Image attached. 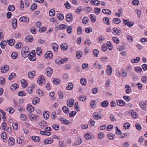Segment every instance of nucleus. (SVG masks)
Masks as SVG:
<instances>
[{
    "label": "nucleus",
    "mask_w": 147,
    "mask_h": 147,
    "mask_svg": "<svg viewBox=\"0 0 147 147\" xmlns=\"http://www.w3.org/2000/svg\"><path fill=\"white\" fill-rule=\"evenodd\" d=\"M29 54V48L28 47L26 46L22 49L21 55L22 57L26 58L28 56Z\"/></svg>",
    "instance_id": "1"
},
{
    "label": "nucleus",
    "mask_w": 147,
    "mask_h": 147,
    "mask_svg": "<svg viewBox=\"0 0 147 147\" xmlns=\"http://www.w3.org/2000/svg\"><path fill=\"white\" fill-rule=\"evenodd\" d=\"M124 22V24L125 25H127L128 27H131L133 26L134 24V23L133 22L129 21L128 20L123 19Z\"/></svg>",
    "instance_id": "2"
},
{
    "label": "nucleus",
    "mask_w": 147,
    "mask_h": 147,
    "mask_svg": "<svg viewBox=\"0 0 147 147\" xmlns=\"http://www.w3.org/2000/svg\"><path fill=\"white\" fill-rule=\"evenodd\" d=\"M139 105L140 107L143 110L145 111H146V107L147 106V102L146 101L140 102H139Z\"/></svg>",
    "instance_id": "3"
},
{
    "label": "nucleus",
    "mask_w": 147,
    "mask_h": 147,
    "mask_svg": "<svg viewBox=\"0 0 147 147\" xmlns=\"http://www.w3.org/2000/svg\"><path fill=\"white\" fill-rule=\"evenodd\" d=\"M44 77L42 76H39L38 81L37 83L40 85H42L45 82Z\"/></svg>",
    "instance_id": "4"
},
{
    "label": "nucleus",
    "mask_w": 147,
    "mask_h": 147,
    "mask_svg": "<svg viewBox=\"0 0 147 147\" xmlns=\"http://www.w3.org/2000/svg\"><path fill=\"white\" fill-rule=\"evenodd\" d=\"M29 119L31 121H36L37 119V117L32 113H30L28 115Z\"/></svg>",
    "instance_id": "5"
},
{
    "label": "nucleus",
    "mask_w": 147,
    "mask_h": 147,
    "mask_svg": "<svg viewBox=\"0 0 147 147\" xmlns=\"http://www.w3.org/2000/svg\"><path fill=\"white\" fill-rule=\"evenodd\" d=\"M53 53L50 51H47L44 55V57L45 58L50 59L52 57Z\"/></svg>",
    "instance_id": "6"
},
{
    "label": "nucleus",
    "mask_w": 147,
    "mask_h": 147,
    "mask_svg": "<svg viewBox=\"0 0 147 147\" xmlns=\"http://www.w3.org/2000/svg\"><path fill=\"white\" fill-rule=\"evenodd\" d=\"M35 87V85L32 84L30 86L27 88V91L30 94H31L32 92L33 88Z\"/></svg>",
    "instance_id": "7"
},
{
    "label": "nucleus",
    "mask_w": 147,
    "mask_h": 147,
    "mask_svg": "<svg viewBox=\"0 0 147 147\" xmlns=\"http://www.w3.org/2000/svg\"><path fill=\"white\" fill-rule=\"evenodd\" d=\"M19 20L21 22H28L29 20V18L27 17L22 16L20 18Z\"/></svg>",
    "instance_id": "8"
},
{
    "label": "nucleus",
    "mask_w": 147,
    "mask_h": 147,
    "mask_svg": "<svg viewBox=\"0 0 147 147\" xmlns=\"http://www.w3.org/2000/svg\"><path fill=\"white\" fill-rule=\"evenodd\" d=\"M74 99L72 98L68 100L67 102V105L69 107H72L74 105Z\"/></svg>",
    "instance_id": "9"
},
{
    "label": "nucleus",
    "mask_w": 147,
    "mask_h": 147,
    "mask_svg": "<svg viewBox=\"0 0 147 147\" xmlns=\"http://www.w3.org/2000/svg\"><path fill=\"white\" fill-rule=\"evenodd\" d=\"M36 73L35 71L32 70L31 71L29 72L28 74V76L30 78H33L36 75Z\"/></svg>",
    "instance_id": "10"
},
{
    "label": "nucleus",
    "mask_w": 147,
    "mask_h": 147,
    "mask_svg": "<svg viewBox=\"0 0 147 147\" xmlns=\"http://www.w3.org/2000/svg\"><path fill=\"white\" fill-rule=\"evenodd\" d=\"M9 70V67L8 65H5L1 69V71L2 73H5Z\"/></svg>",
    "instance_id": "11"
},
{
    "label": "nucleus",
    "mask_w": 147,
    "mask_h": 147,
    "mask_svg": "<svg viewBox=\"0 0 147 147\" xmlns=\"http://www.w3.org/2000/svg\"><path fill=\"white\" fill-rule=\"evenodd\" d=\"M15 143V140L12 137H10L9 138L8 144L12 146Z\"/></svg>",
    "instance_id": "12"
},
{
    "label": "nucleus",
    "mask_w": 147,
    "mask_h": 147,
    "mask_svg": "<svg viewBox=\"0 0 147 147\" xmlns=\"http://www.w3.org/2000/svg\"><path fill=\"white\" fill-rule=\"evenodd\" d=\"M116 102L118 106H123L126 104L125 102L124 101L121 100H117Z\"/></svg>",
    "instance_id": "13"
},
{
    "label": "nucleus",
    "mask_w": 147,
    "mask_h": 147,
    "mask_svg": "<svg viewBox=\"0 0 147 147\" xmlns=\"http://www.w3.org/2000/svg\"><path fill=\"white\" fill-rule=\"evenodd\" d=\"M27 109L29 112H31L34 111L33 107L30 104H28L27 106Z\"/></svg>",
    "instance_id": "14"
},
{
    "label": "nucleus",
    "mask_w": 147,
    "mask_h": 147,
    "mask_svg": "<svg viewBox=\"0 0 147 147\" xmlns=\"http://www.w3.org/2000/svg\"><path fill=\"white\" fill-rule=\"evenodd\" d=\"M59 120L62 123L65 124H68L70 123L69 121L66 119L64 118H60Z\"/></svg>",
    "instance_id": "15"
},
{
    "label": "nucleus",
    "mask_w": 147,
    "mask_h": 147,
    "mask_svg": "<svg viewBox=\"0 0 147 147\" xmlns=\"http://www.w3.org/2000/svg\"><path fill=\"white\" fill-rule=\"evenodd\" d=\"M93 116L94 118L96 120H98L99 119L101 118V116L97 112L94 113L93 114Z\"/></svg>",
    "instance_id": "16"
},
{
    "label": "nucleus",
    "mask_w": 147,
    "mask_h": 147,
    "mask_svg": "<svg viewBox=\"0 0 147 147\" xmlns=\"http://www.w3.org/2000/svg\"><path fill=\"white\" fill-rule=\"evenodd\" d=\"M20 82L23 87L25 88L27 86V82L26 80L24 79H22Z\"/></svg>",
    "instance_id": "17"
},
{
    "label": "nucleus",
    "mask_w": 147,
    "mask_h": 147,
    "mask_svg": "<svg viewBox=\"0 0 147 147\" xmlns=\"http://www.w3.org/2000/svg\"><path fill=\"white\" fill-rule=\"evenodd\" d=\"M121 32V31L119 29L115 27L113 28L112 29V32L114 34H117V33H120Z\"/></svg>",
    "instance_id": "18"
},
{
    "label": "nucleus",
    "mask_w": 147,
    "mask_h": 147,
    "mask_svg": "<svg viewBox=\"0 0 147 147\" xmlns=\"http://www.w3.org/2000/svg\"><path fill=\"white\" fill-rule=\"evenodd\" d=\"M66 20L67 22H70L73 19L72 15L71 14H68L66 15Z\"/></svg>",
    "instance_id": "19"
},
{
    "label": "nucleus",
    "mask_w": 147,
    "mask_h": 147,
    "mask_svg": "<svg viewBox=\"0 0 147 147\" xmlns=\"http://www.w3.org/2000/svg\"><path fill=\"white\" fill-rule=\"evenodd\" d=\"M46 71L47 76H51L53 73L52 68L50 67L47 68L46 69Z\"/></svg>",
    "instance_id": "20"
},
{
    "label": "nucleus",
    "mask_w": 147,
    "mask_h": 147,
    "mask_svg": "<svg viewBox=\"0 0 147 147\" xmlns=\"http://www.w3.org/2000/svg\"><path fill=\"white\" fill-rule=\"evenodd\" d=\"M61 49L63 50H67L68 47L67 44L65 43H63L60 46Z\"/></svg>",
    "instance_id": "21"
},
{
    "label": "nucleus",
    "mask_w": 147,
    "mask_h": 147,
    "mask_svg": "<svg viewBox=\"0 0 147 147\" xmlns=\"http://www.w3.org/2000/svg\"><path fill=\"white\" fill-rule=\"evenodd\" d=\"M49 113L48 111H44L43 113V115L45 120H47L49 117Z\"/></svg>",
    "instance_id": "22"
},
{
    "label": "nucleus",
    "mask_w": 147,
    "mask_h": 147,
    "mask_svg": "<svg viewBox=\"0 0 147 147\" xmlns=\"http://www.w3.org/2000/svg\"><path fill=\"white\" fill-rule=\"evenodd\" d=\"M32 140L35 142H38L40 140L39 137L36 136H33L32 137Z\"/></svg>",
    "instance_id": "23"
},
{
    "label": "nucleus",
    "mask_w": 147,
    "mask_h": 147,
    "mask_svg": "<svg viewBox=\"0 0 147 147\" xmlns=\"http://www.w3.org/2000/svg\"><path fill=\"white\" fill-rule=\"evenodd\" d=\"M84 137L86 140H90L92 137L91 134L89 132L87 133L84 134Z\"/></svg>",
    "instance_id": "24"
},
{
    "label": "nucleus",
    "mask_w": 147,
    "mask_h": 147,
    "mask_svg": "<svg viewBox=\"0 0 147 147\" xmlns=\"http://www.w3.org/2000/svg\"><path fill=\"white\" fill-rule=\"evenodd\" d=\"M17 20L14 19L12 21V23L13 27V28H16L17 26Z\"/></svg>",
    "instance_id": "25"
},
{
    "label": "nucleus",
    "mask_w": 147,
    "mask_h": 147,
    "mask_svg": "<svg viewBox=\"0 0 147 147\" xmlns=\"http://www.w3.org/2000/svg\"><path fill=\"white\" fill-rule=\"evenodd\" d=\"M40 101V99L38 97L35 98L33 101L32 103L34 105H36L37 104L39 103Z\"/></svg>",
    "instance_id": "26"
},
{
    "label": "nucleus",
    "mask_w": 147,
    "mask_h": 147,
    "mask_svg": "<svg viewBox=\"0 0 147 147\" xmlns=\"http://www.w3.org/2000/svg\"><path fill=\"white\" fill-rule=\"evenodd\" d=\"M53 51L55 52H57L58 50V45L57 44L54 43L52 45Z\"/></svg>",
    "instance_id": "27"
},
{
    "label": "nucleus",
    "mask_w": 147,
    "mask_h": 147,
    "mask_svg": "<svg viewBox=\"0 0 147 147\" xmlns=\"http://www.w3.org/2000/svg\"><path fill=\"white\" fill-rule=\"evenodd\" d=\"M76 57L78 59H80L82 55V53L80 51H78L76 53Z\"/></svg>",
    "instance_id": "28"
},
{
    "label": "nucleus",
    "mask_w": 147,
    "mask_h": 147,
    "mask_svg": "<svg viewBox=\"0 0 147 147\" xmlns=\"http://www.w3.org/2000/svg\"><path fill=\"white\" fill-rule=\"evenodd\" d=\"M90 3L92 5H94L96 6L98 5L100 3V1L98 0H91Z\"/></svg>",
    "instance_id": "29"
},
{
    "label": "nucleus",
    "mask_w": 147,
    "mask_h": 147,
    "mask_svg": "<svg viewBox=\"0 0 147 147\" xmlns=\"http://www.w3.org/2000/svg\"><path fill=\"white\" fill-rule=\"evenodd\" d=\"M129 113L131 114L132 117L134 118H135L137 116V113L136 112H134L132 110L130 111Z\"/></svg>",
    "instance_id": "30"
},
{
    "label": "nucleus",
    "mask_w": 147,
    "mask_h": 147,
    "mask_svg": "<svg viewBox=\"0 0 147 147\" xmlns=\"http://www.w3.org/2000/svg\"><path fill=\"white\" fill-rule=\"evenodd\" d=\"M73 88V84L69 82L68 84V86L66 87V89L67 90H71Z\"/></svg>",
    "instance_id": "31"
},
{
    "label": "nucleus",
    "mask_w": 147,
    "mask_h": 147,
    "mask_svg": "<svg viewBox=\"0 0 147 147\" xmlns=\"http://www.w3.org/2000/svg\"><path fill=\"white\" fill-rule=\"evenodd\" d=\"M68 61V58H64L63 59L60 60V62L59 64H60V65L64 64L67 62Z\"/></svg>",
    "instance_id": "32"
},
{
    "label": "nucleus",
    "mask_w": 147,
    "mask_h": 147,
    "mask_svg": "<svg viewBox=\"0 0 147 147\" xmlns=\"http://www.w3.org/2000/svg\"><path fill=\"white\" fill-rule=\"evenodd\" d=\"M53 142V140L52 139H46L44 141V143L45 144H49L52 143Z\"/></svg>",
    "instance_id": "33"
},
{
    "label": "nucleus",
    "mask_w": 147,
    "mask_h": 147,
    "mask_svg": "<svg viewBox=\"0 0 147 147\" xmlns=\"http://www.w3.org/2000/svg\"><path fill=\"white\" fill-rule=\"evenodd\" d=\"M5 83V80L3 77L0 78V85L2 86L4 85Z\"/></svg>",
    "instance_id": "34"
},
{
    "label": "nucleus",
    "mask_w": 147,
    "mask_h": 147,
    "mask_svg": "<svg viewBox=\"0 0 147 147\" xmlns=\"http://www.w3.org/2000/svg\"><path fill=\"white\" fill-rule=\"evenodd\" d=\"M18 88V85L16 84H13L11 87V89L12 90H15Z\"/></svg>",
    "instance_id": "35"
},
{
    "label": "nucleus",
    "mask_w": 147,
    "mask_h": 147,
    "mask_svg": "<svg viewBox=\"0 0 147 147\" xmlns=\"http://www.w3.org/2000/svg\"><path fill=\"white\" fill-rule=\"evenodd\" d=\"M28 59L32 61H34L36 59V57L35 55L30 54L29 55H28Z\"/></svg>",
    "instance_id": "36"
},
{
    "label": "nucleus",
    "mask_w": 147,
    "mask_h": 147,
    "mask_svg": "<svg viewBox=\"0 0 147 147\" xmlns=\"http://www.w3.org/2000/svg\"><path fill=\"white\" fill-rule=\"evenodd\" d=\"M62 110L63 112L66 114H68L69 113V109L66 106H65L63 107Z\"/></svg>",
    "instance_id": "37"
},
{
    "label": "nucleus",
    "mask_w": 147,
    "mask_h": 147,
    "mask_svg": "<svg viewBox=\"0 0 147 147\" xmlns=\"http://www.w3.org/2000/svg\"><path fill=\"white\" fill-rule=\"evenodd\" d=\"M80 82L81 84L83 85H85L86 84V80L84 78H82L80 79Z\"/></svg>",
    "instance_id": "38"
},
{
    "label": "nucleus",
    "mask_w": 147,
    "mask_h": 147,
    "mask_svg": "<svg viewBox=\"0 0 147 147\" xmlns=\"http://www.w3.org/2000/svg\"><path fill=\"white\" fill-rule=\"evenodd\" d=\"M90 17L92 22H94L96 20V17L93 14H90Z\"/></svg>",
    "instance_id": "39"
},
{
    "label": "nucleus",
    "mask_w": 147,
    "mask_h": 147,
    "mask_svg": "<svg viewBox=\"0 0 147 147\" xmlns=\"http://www.w3.org/2000/svg\"><path fill=\"white\" fill-rule=\"evenodd\" d=\"M101 9L98 8H96L94 9V12L95 13L98 15L100 12Z\"/></svg>",
    "instance_id": "40"
},
{
    "label": "nucleus",
    "mask_w": 147,
    "mask_h": 147,
    "mask_svg": "<svg viewBox=\"0 0 147 147\" xmlns=\"http://www.w3.org/2000/svg\"><path fill=\"white\" fill-rule=\"evenodd\" d=\"M140 58L138 57H136V59H132L131 60V62L133 63H136L140 61Z\"/></svg>",
    "instance_id": "41"
},
{
    "label": "nucleus",
    "mask_w": 147,
    "mask_h": 147,
    "mask_svg": "<svg viewBox=\"0 0 147 147\" xmlns=\"http://www.w3.org/2000/svg\"><path fill=\"white\" fill-rule=\"evenodd\" d=\"M55 10L51 9L49 10V14L50 16L52 17L54 16L55 14Z\"/></svg>",
    "instance_id": "42"
},
{
    "label": "nucleus",
    "mask_w": 147,
    "mask_h": 147,
    "mask_svg": "<svg viewBox=\"0 0 147 147\" xmlns=\"http://www.w3.org/2000/svg\"><path fill=\"white\" fill-rule=\"evenodd\" d=\"M109 104L108 102L107 101H104L101 103V105L102 107H106Z\"/></svg>",
    "instance_id": "43"
},
{
    "label": "nucleus",
    "mask_w": 147,
    "mask_h": 147,
    "mask_svg": "<svg viewBox=\"0 0 147 147\" xmlns=\"http://www.w3.org/2000/svg\"><path fill=\"white\" fill-rule=\"evenodd\" d=\"M103 20L105 24L108 25L109 24V20L107 17H105L103 18Z\"/></svg>",
    "instance_id": "44"
},
{
    "label": "nucleus",
    "mask_w": 147,
    "mask_h": 147,
    "mask_svg": "<svg viewBox=\"0 0 147 147\" xmlns=\"http://www.w3.org/2000/svg\"><path fill=\"white\" fill-rule=\"evenodd\" d=\"M82 142L81 139L80 138H77L74 142V144L76 145H78L80 144Z\"/></svg>",
    "instance_id": "45"
},
{
    "label": "nucleus",
    "mask_w": 147,
    "mask_h": 147,
    "mask_svg": "<svg viewBox=\"0 0 147 147\" xmlns=\"http://www.w3.org/2000/svg\"><path fill=\"white\" fill-rule=\"evenodd\" d=\"M9 45L10 46L13 45L15 43V40L13 39H10L8 41Z\"/></svg>",
    "instance_id": "46"
},
{
    "label": "nucleus",
    "mask_w": 147,
    "mask_h": 147,
    "mask_svg": "<svg viewBox=\"0 0 147 147\" xmlns=\"http://www.w3.org/2000/svg\"><path fill=\"white\" fill-rule=\"evenodd\" d=\"M20 116L21 119L23 121H25L27 119V118L26 115L24 114H21Z\"/></svg>",
    "instance_id": "47"
},
{
    "label": "nucleus",
    "mask_w": 147,
    "mask_h": 147,
    "mask_svg": "<svg viewBox=\"0 0 147 147\" xmlns=\"http://www.w3.org/2000/svg\"><path fill=\"white\" fill-rule=\"evenodd\" d=\"M36 50L37 54L39 56L41 55L42 54L41 49V48L40 47H37L36 48Z\"/></svg>",
    "instance_id": "48"
},
{
    "label": "nucleus",
    "mask_w": 147,
    "mask_h": 147,
    "mask_svg": "<svg viewBox=\"0 0 147 147\" xmlns=\"http://www.w3.org/2000/svg\"><path fill=\"white\" fill-rule=\"evenodd\" d=\"M15 47L18 49L21 48L23 46L21 42H18L15 45Z\"/></svg>",
    "instance_id": "49"
},
{
    "label": "nucleus",
    "mask_w": 147,
    "mask_h": 147,
    "mask_svg": "<svg viewBox=\"0 0 147 147\" xmlns=\"http://www.w3.org/2000/svg\"><path fill=\"white\" fill-rule=\"evenodd\" d=\"M11 56L13 59H16L18 57V53L16 52H14L12 54Z\"/></svg>",
    "instance_id": "50"
},
{
    "label": "nucleus",
    "mask_w": 147,
    "mask_h": 147,
    "mask_svg": "<svg viewBox=\"0 0 147 147\" xmlns=\"http://www.w3.org/2000/svg\"><path fill=\"white\" fill-rule=\"evenodd\" d=\"M121 21V20L120 19L116 18L113 19L112 22L116 24H119L120 23Z\"/></svg>",
    "instance_id": "51"
},
{
    "label": "nucleus",
    "mask_w": 147,
    "mask_h": 147,
    "mask_svg": "<svg viewBox=\"0 0 147 147\" xmlns=\"http://www.w3.org/2000/svg\"><path fill=\"white\" fill-rule=\"evenodd\" d=\"M8 9L9 11H13L15 10V7L13 5H11L9 6Z\"/></svg>",
    "instance_id": "52"
},
{
    "label": "nucleus",
    "mask_w": 147,
    "mask_h": 147,
    "mask_svg": "<svg viewBox=\"0 0 147 147\" xmlns=\"http://www.w3.org/2000/svg\"><path fill=\"white\" fill-rule=\"evenodd\" d=\"M66 28L67 32L69 34H71L72 30V26H68Z\"/></svg>",
    "instance_id": "53"
},
{
    "label": "nucleus",
    "mask_w": 147,
    "mask_h": 147,
    "mask_svg": "<svg viewBox=\"0 0 147 147\" xmlns=\"http://www.w3.org/2000/svg\"><path fill=\"white\" fill-rule=\"evenodd\" d=\"M125 88H126V92L127 93H129L131 90V88L130 86L128 85H125Z\"/></svg>",
    "instance_id": "54"
},
{
    "label": "nucleus",
    "mask_w": 147,
    "mask_h": 147,
    "mask_svg": "<svg viewBox=\"0 0 147 147\" xmlns=\"http://www.w3.org/2000/svg\"><path fill=\"white\" fill-rule=\"evenodd\" d=\"M7 110L11 114H13L15 111L14 109L12 107L9 108L7 109Z\"/></svg>",
    "instance_id": "55"
},
{
    "label": "nucleus",
    "mask_w": 147,
    "mask_h": 147,
    "mask_svg": "<svg viewBox=\"0 0 147 147\" xmlns=\"http://www.w3.org/2000/svg\"><path fill=\"white\" fill-rule=\"evenodd\" d=\"M7 44V42L5 41H2L0 44L1 48L3 49H4L5 47V46Z\"/></svg>",
    "instance_id": "56"
},
{
    "label": "nucleus",
    "mask_w": 147,
    "mask_h": 147,
    "mask_svg": "<svg viewBox=\"0 0 147 147\" xmlns=\"http://www.w3.org/2000/svg\"><path fill=\"white\" fill-rule=\"evenodd\" d=\"M105 40V38L102 36H100L98 39V41L99 43H102Z\"/></svg>",
    "instance_id": "57"
},
{
    "label": "nucleus",
    "mask_w": 147,
    "mask_h": 147,
    "mask_svg": "<svg viewBox=\"0 0 147 147\" xmlns=\"http://www.w3.org/2000/svg\"><path fill=\"white\" fill-rule=\"evenodd\" d=\"M92 29L91 27H87L86 28L85 31L86 33H90L92 31Z\"/></svg>",
    "instance_id": "58"
},
{
    "label": "nucleus",
    "mask_w": 147,
    "mask_h": 147,
    "mask_svg": "<svg viewBox=\"0 0 147 147\" xmlns=\"http://www.w3.org/2000/svg\"><path fill=\"white\" fill-rule=\"evenodd\" d=\"M58 18L60 20H62L64 18V15L61 13H58L57 15Z\"/></svg>",
    "instance_id": "59"
},
{
    "label": "nucleus",
    "mask_w": 147,
    "mask_h": 147,
    "mask_svg": "<svg viewBox=\"0 0 147 147\" xmlns=\"http://www.w3.org/2000/svg\"><path fill=\"white\" fill-rule=\"evenodd\" d=\"M53 82L55 84H59L60 81L59 79L54 78L53 79Z\"/></svg>",
    "instance_id": "60"
},
{
    "label": "nucleus",
    "mask_w": 147,
    "mask_h": 147,
    "mask_svg": "<svg viewBox=\"0 0 147 147\" xmlns=\"http://www.w3.org/2000/svg\"><path fill=\"white\" fill-rule=\"evenodd\" d=\"M27 42H32L33 40V37L32 36H27L26 38Z\"/></svg>",
    "instance_id": "61"
},
{
    "label": "nucleus",
    "mask_w": 147,
    "mask_h": 147,
    "mask_svg": "<svg viewBox=\"0 0 147 147\" xmlns=\"http://www.w3.org/2000/svg\"><path fill=\"white\" fill-rule=\"evenodd\" d=\"M59 97L60 99H62L63 98V94L62 92L59 91L58 92Z\"/></svg>",
    "instance_id": "62"
},
{
    "label": "nucleus",
    "mask_w": 147,
    "mask_h": 147,
    "mask_svg": "<svg viewBox=\"0 0 147 147\" xmlns=\"http://www.w3.org/2000/svg\"><path fill=\"white\" fill-rule=\"evenodd\" d=\"M57 115L55 112H53L52 113L51 115V118L53 119H55L57 117Z\"/></svg>",
    "instance_id": "63"
},
{
    "label": "nucleus",
    "mask_w": 147,
    "mask_h": 147,
    "mask_svg": "<svg viewBox=\"0 0 147 147\" xmlns=\"http://www.w3.org/2000/svg\"><path fill=\"white\" fill-rule=\"evenodd\" d=\"M16 74L15 73H12L9 76L8 78L9 80H11L13 79L16 76Z\"/></svg>",
    "instance_id": "64"
}]
</instances>
